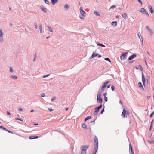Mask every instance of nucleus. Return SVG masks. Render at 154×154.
<instances>
[{
  "instance_id": "c756f323",
  "label": "nucleus",
  "mask_w": 154,
  "mask_h": 154,
  "mask_svg": "<svg viewBox=\"0 0 154 154\" xmlns=\"http://www.w3.org/2000/svg\"><path fill=\"white\" fill-rule=\"evenodd\" d=\"M47 27L48 28V29H49V31L50 32H52L53 31V29H52L49 26H47Z\"/></svg>"
},
{
  "instance_id": "69168bd1",
  "label": "nucleus",
  "mask_w": 154,
  "mask_h": 154,
  "mask_svg": "<svg viewBox=\"0 0 154 154\" xmlns=\"http://www.w3.org/2000/svg\"><path fill=\"white\" fill-rule=\"evenodd\" d=\"M130 154H134L133 152H130Z\"/></svg>"
},
{
  "instance_id": "7ed1b4c3",
  "label": "nucleus",
  "mask_w": 154,
  "mask_h": 154,
  "mask_svg": "<svg viewBox=\"0 0 154 154\" xmlns=\"http://www.w3.org/2000/svg\"><path fill=\"white\" fill-rule=\"evenodd\" d=\"M97 101L100 103L103 101V99L101 98V94L100 93H99L97 94Z\"/></svg>"
},
{
  "instance_id": "6e6552de",
  "label": "nucleus",
  "mask_w": 154,
  "mask_h": 154,
  "mask_svg": "<svg viewBox=\"0 0 154 154\" xmlns=\"http://www.w3.org/2000/svg\"><path fill=\"white\" fill-rule=\"evenodd\" d=\"M94 147H98V138L96 136L94 137Z\"/></svg>"
},
{
  "instance_id": "79ce46f5",
  "label": "nucleus",
  "mask_w": 154,
  "mask_h": 154,
  "mask_svg": "<svg viewBox=\"0 0 154 154\" xmlns=\"http://www.w3.org/2000/svg\"><path fill=\"white\" fill-rule=\"evenodd\" d=\"M41 96L42 97H44L45 96V94L44 93H42L41 94Z\"/></svg>"
},
{
  "instance_id": "e2e57ef3",
  "label": "nucleus",
  "mask_w": 154,
  "mask_h": 154,
  "mask_svg": "<svg viewBox=\"0 0 154 154\" xmlns=\"http://www.w3.org/2000/svg\"><path fill=\"white\" fill-rule=\"evenodd\" d=\"M152 125H151L150 126V128H149V130H150L151 129V128H152Z\"/></svg>"
},
{
  "instance_id": "9b49d317",
  "label": "nucleus",
  "mask_w": 154,
  "mask_h": 154,
  "mask_svg": "<svg viewBox=\"0 0 154 154\" xmlns=\"http://www.w3.org/2000/svg\"><path fill=\"white\" fill-rule=\"evenodd\" d=\"M136 57V55L135 54H134L132 55L130 57H129L128 58V60H131L133 59L135 57Z\"/></svg>"
},
{
  "instance_id": "58836bf2",
  "label": "nucleus",
  "mask_w": 154,
  "mask_h": 154,
  "mask_svg": "<svg viewBox=\"0 0 154 154\" xmlns=\"http://www.w3.org/2000/svg\"><path fill=\"white\" fill-rule=\"evenodd\" d=\"M105 60L106 61H108L109 62H110V60L109 58H105Z\"/></svg>"
},
{
  "instance_id": "5701e85b",
  "label": "nucleus",
  "mask_w": 154,
  "mask_h": 154,
  "mask_svg": "<svg viewBox=\"0 0 154 154\" xmlns=\"http://www.w3.org/2000/svg\"><path fill=\"white\" fill-rule=\"evenodd\" d=\"M129 151L130 152H133V149L132 148V146L131 145V143L129 144Z\"/></svg>"
},
{
  "instance_id": "6e6d98bb",
  "label": "nucleus",
  "mask_w": 154,
  "mask_h": 154,
  "mask_svg": "<svg viewBox=\"0 0 154 154\" xmlns=\"http://www.w3.org/2000/svg\"><path fill=\"white\" fill-rule=\"evenodd\" d=\"M19 111H22L23 110V109L21 108H19L18 109Z\"/></svg>"
},
{
  "instance_id": "3c124183",
  "label": "nucleus",
  "mask_w": 154,
  "mask_h": 154,
  "mask_svg": "<svg viewBox=\"0 0 154 154\" xmlns=\"http://www.w3.org/2000/svg\"><path fill=\"white\" fill-rule=\"evenodd\" d=\"M149 77L148 76H146V80H147V81H148V80H149Z\"/></svg>"
},
{
  "instance_id": "7c9ffc66",
  "label": "nucleus",
  "mask_w": 154,
  "mask_h": 154,
  "mask_svg": "<svg viewBox=\"0 0 154 154\" xmlns=\"http://www.w3.org/2000/svg\"><path fill=\"white\" fill-rule=\"evenodd\" d=\"M9 69H10V72H11V73H12L14 72V71H13L12 68L11 67H10L9 68Z\"/></svg>"
},
{
  "instance_id": "bb28decb",
  "label": "nucleus",
  "mask_w": 154,
  "mask_h": 154,
  "mask_svg": "<svg viewBox=\"0 0 154 154\" xmlns=\"http://www.w3.org/2000/svg\"><path fill=\"white\" fill-rule=\"evenodd\" d=\"M91 117L90 116H88L85 118L84 120L85 121H86L88 120L91 119Z\"/></svg>"
},
{
  "instance_id": "2f4dec72",
  "label": "nucleus",
  "mask_w": 154,
  "mask_h": 154,
  "mask_svg": "<svg viewBox=\"0 0 154 154\" xmlns=\"http://www.w3.org/2000/svg\"><path fill=\"white\" fill-rule=\"evenodd\" d=\"M105 87H106L103 85L102 86L101 89V90L102 91V92L104 90L105 88Z\"/></svg>"
},
{
  "instance_id": "ddd939ff",
  "label": "nucleus",
  "mask_w": 154,
  "mask_h": 154,
  "mask_svg": "<svg viewBox=\"0 0 154 154\" xmlns=\"http://www.w3.org/2000/svg\"><path fill=\"white\" fill-rule=\"evenodd\" d=\"M122 16L124 19H126L128 18V16L126 13H124L122 14Z\"/></svg>"
},
{
  "instance_id": "a211bd4d",
  "label": "nucleus",
  "mask_w": 154,
  "mask_h": 154,
  "mask_svg": "<svg viewBox=\"0 0 154 154\" xmlns=\"http://www.w3.org/2000/svg\"><path fill=\"white\" fill-rule=\"evenodd\" d=\"M39 29L40 31V33H42V26L41 24H40L39 25Z\"/></svg>"
},
{
  "instance_id": "423d86ee",
  "label": "nucleus",
  "mask_w": 154,
  "mask_h": 154,
  "mask_svg": "<svg viewBox=\"0 0 154 154\" xmlns=\"http://www.w3.org/2000/svg\"><path fill=\"white\" fill-rule=\"evenodd\" d=\"M3 33L2 29L0 30V42L1 43H3L4 42V40L3 36Z\"/></svg>"
},
{
  "instance_id": "b1692460",
  "label": "nucleus",
  "mask_w": 154,
  "mask_h": 154,
  "mask_svg": "<svg viewBox=\"0 0 154 154\" xmlns=\"http://www.w3.org/2000/svg\"><path fill=\"white\" fill-rule=\"evenodd\" d=\"M94 14L95 15L97 16H100V14L97 11H94Z\"/></svg>"
},
{
  "instance_id": "20e7f679",
  "label": "nucleus",
  "mask_w": 154,
  "mask_h": 154,
  "mask_svg": "<svg viewBox=\"0 0 154 154\" xmlns=\"http://www.w3.org/2000/svg\"><path fill=\"white\" fill-rule=\"evenodd\" d=\"M127 52L122 53V55L120 56V59L121 60H125L126 58L127 55Z\"/></svg>"
},
{
  "instance_id": "1a4fd4ad",
  "label": "nucleus",
  "mask_w": 154,
  "mask_h": 154,
  "mask_svg": "<svg viewBox=\"0 0 154 154\" xmlns=\"http://www.w3.org/2000/svg\"><path fill=\"white\" fill-rule=\"evenodd\" d=\"M137 35L139 38L140 39V41L142 42V44L143 43V39L141 36V35L140 32H138V33Z\"/></svg>"
},
{
  "instance_id": "473e14b6",
  "label": "nucleus",
  "mask_w": 154,
  "mask_h": 154,
  "mask_svg": "<svg viewBox=\"0 0 154 154\" xmlns=\"http://www.w3.org/2000/svg\"><path fill=\"white\" fill-rule=\"evenodd\" d=\"M34 26L36 29L38 28V25L36 23H35L34 24Z\"/></svg>"
},
{
  "instance_id": "4468645a",
  "label": "nucleus",
  "mask_w": 154,
  "mask_h": 154,
  "mask_svg": "<svg viewBox=\"0 0 154 154\" xmlns=\"http://www.w3.org/2000/svg\"><path fill=\"white\" fill-rule=\"evenodd\" d=\"M10 78L16 80L17 79L18 77L14 75H12L10 76Z\"/></svg>"
},
{
  "instance_id": "864d4df0",
  "label": "nucleus",
  "mask_w": 154,
  "mask_h": 154,
  "mask_svg": "<svg viewBox=\"0 0 154 154\" xmlns=\"http://www.w3.org/2000/svg\"><path fill=\"white\" fill-rule=\"evenodd\" d=\"M6 131H8L9 133H13L10 130H6Z\"/></svg>"
},
{
  "instance_id": "cd10ccee",
  "label": "nucleus",
  "mask_w": 154,
  "mask_h": 154,
  "mask_svg": "<svg viewBox=\"0 0 154 154\" xmlns=\"http://www.w3.org/2000/svg\"><path fill=\"white\" fill-rule=\"evenodd\" d=\"M82 127L83 128L85 129H87V126L85 124V123H84V124H82Z\"/></svg>"
},
{
  "instance_id": "6ab92c4d",
  "label": "nucleus",
  "mask_w": 154,
  "mask_h": 154,
  "mask_svg": "<svg viewBox=\"0 0 154 154\" xmlns=\"http://www.w3.org/2000/svg\"><path fill=\"white\" fill-rule=\"evenodd\" d=\"M117 22L116 21L112 22L111 23L112 25L113 26H116L117 25Z\"/></svg>"
},
{
  "instance_id": "774afa93",
  "label": "nucleus",
  "mask_w": 154,
  "mask_h": 154,
  "mask_svg": "<svg viewBox=\"0 0 154 154\" xmlns=\"http://www.w3.org/2000/svg\"><path fill=\"white\" fill-rule=\"evenodd\" d=\"M130 154H134L133 152H130Z\"/></svg>"
},
{
  "instance_id": "c85d7f7f",
  "label": "nucleus",
  "mask_w": 154,
  "mask_h": 154,
  "mask_svg": "<svg viewBox=\"0 0 154 154\" xmlns=\"http://www.w3.org/2000/svg\"><path fill=\"white\" fill-rule=\"evenodd\" d=\"M138 85H139V87L140 88H143V85L140 82H139L138 83Z\"/></svg>"
},
{
  "instance_id": "4d7b16f0",
  "label": "nucleus",
  "mask_w": 154,
  "mask_h": 154,
  "mask_svg": "<svg viewBox=\"0 0 154 154\" xmlns=\"http://www.w3.org/2000/svg\"><path fill=\"white\" fill-rule=\"evenodd\" d=\"M104 112V109H103L102 110H101V114H103V112Z\"/></svg>"
},
{
  "instance_id": "a878e982",
  "label": "nucleus",
  "mask_w": 154,
  "mask_h": 154,
  "mask_svg": "<svg viewBox=\"0 0 154 154\" xmlns=\"http://www.w3.org/2000/svg\"><path fill=\"white\" fill-rule=\"evenodd\" d=\"M96 42V43H97V45L98 46H101V47H105V46L103 44H101L100 43H97V42Z\"/></svg>"
},
{
  "instance_id": "aec40b11",
  "label": "nucleus",
  "mask_w": 154,
  "mask_h": 154,
  "mask_svg": "<svg viewBox=\"0 0 154 154\" xmlns=\"http://www.w3.org/2000/svg\"><path fill=\"white\" fill-rule=\"evenodd\" d=\"M58 2L57 0H51V2L52 5H54L55 4Z\"/></svg>"
},
{
  "instance_id": "f03ea898",
  "label": "nucleus",
  "mask_w": 154,
  "mask_h": 154,
  "mask_svg": "<svg viewBox=\"0 0 154 154\" xmlns=\"http://www.w3.org/2000/svg\"><path fill=\"white\" fill-rule=\"evenodd\" d=\"M79 10L81 14V15L79 17L81 19H83L84 17L86 16V12L83 10V8L82 7H80Z\"/></svg>"
},
{
  "instance_id": "ea45409f",
  "label": "nucleus",
  "mask_w": 154,
  "mask_h": 154,
  "mask_svg": "<svg viewBox=\"0 0 154 154\" xmlns=\"http://www.w3.org/2000/svg\"><path fill=\"white\" fill-rule=\"evenodd\" d=\"M44 1L45 2V3L47 4H49V1L47 0H44Z\"/></svg>"
},
{
  "instance_id": "393cba45",
  "label": "nucleus",
  "mask_w": 154,
  "mask_h": 154,
  "mask_svg": "<svg viewBox=\"0 0 154 154\" xmlns=\"http://www.w3.org/2000/svg\"><path fill=\"white\" fill-rule=\"evenodd\" d=\"M98 55V54H97L93 53L92 54V56H91L92 58H93L94 57H95L96 56H97Z\"/></svg>"
},
{
  "instance_id": "f3484780",
  "label": "nucleus",
  "mask_w": 154,
  "mask_h": 154,
  "mask_svg": "<svg viewBox=\"0 0 154 154\" xmlns=\"http://www.w3.org/2000/svg\"><path fill=\"white\" fill-rule=\"evenodd\" d=\"M149 9V11L152 14L153 13V11L152 9V6L150 5H149L148 7Z\"/></svg>"
},
{
  "instance_id": "412c9836",
  "label": "nucleus",
  "mask_w": 154,
  "mask_h": 154,
  "mask_svg": "<svg viewBox=\"0 0 154 154\" xmlns=\"http://www.w3.org/2000/svg\"><path fill=\"white\" fill-rule=\"evenodd\" d=\"M102 107V105L101 104L98 107H96L95 108V110H96L98 111H99V110Z\"/></svg>"
},
{
  "instance_id": "39448f33",
  "label": "nucleus",
  "mask_w": 154,
  "mask_h": 154,
  "mask_svg": "<svg viewBox=\"0 0 154 154\" xmlns=\"http://www.w3.org/2000/svg\"><path fill=\"white\" fill-rule=\"evenodd\" d=\"M129 113V111H126L125 109H123V111L122 114V116L123 117H126V116L125 115H128Z\"/></svg>"
},
{
  "instance_id": "de8ad7c7",
  "label": "nucleus",
  "mask_w": 154,
  "mask_h": 154,
  "mask_svg": "<svg viewBox=\"0 0 154 154\" xmlns=\"http://www.w3.org/2000/svg\"><path fill=\"white\" fill-rule=\"evenodd\" d=\"M29 139H33L34 138V136H30L29 137Z\"/></svg>"
},
{
  "instance_id": "f8f14e48",
  "label": "nucleus",
  "mask_w": 154,
  "mask_h": 154,
  "mask_svg": "<svg viewBox=\"0 0 154 154\" xmlns=\"http://www.w3.org/2000/svg\"><path fill=\"white\" fill-rule=\"evenodd\" d=\"M70 5L67 4H66L64 6V10L66 11H67L68 9L69 8Z\"/></svg>"
},
{
  "instance_id": "5fc2aeb1",
  "label": "nucleus",
  "mask_w": 154,
  "mask_h": 154,
  "mask_svg": "<svg viewBox=\"0 0 154 154\" xmlns=\"http://www.w3.org/2000/svg\"><path fill=\"white\" fill-rule=\"evenodd\" d=\"M154 122V119H153L152 121L151 122V125H152L153 123V122Z\"/></svg>"
},
{
  "instance_id": "2eb2a0df",
  "label": "nucleus",
  "mask_w": 154,
  "mask_h": 154,
  "mask_svg": "<svg viewBox=\"0 0 154 154\" xmlns=\"http://www.w3.org/2000/svg\"><path fill=\"white\" fill-rule=\"evenodd\" d=\"M98 147H94V149L93 151L92 154H96V152L98 149Z\"/></svg>"
},
{
  "instance_id": "338daca9",
  "label": "nucleus",
  "mask_w": 154,
  "mask_h": 154,
  "mask_svg": "<svg viewBox=\"0 0 154 154\" xmlns=\"http://www.w3.org/2000/svg\"><path fill=\"white\" fill-rule=\"evenodd\" d=\"M130 154H134L133 152H130Z\"/></svg>"
},
{
  "instance_id": "4be33fe9",
  "label": "nucleus",
  "mask_w": 154,
  "mask_h": 154,
  "mask_svg": "<svg viewBox=\"0 0 154 154\" xmlns=\"http://www.w3.org/2000/svg\"><path fill=\"white\" fill-rule=\"evenodd\" d=\"M145 11H146L145 9L143 8H142L139 11L143 13H144Z\"/></svg>"
},
{
  "instance_id": "f704fd0d",
  "label": "nucleus",
  "mask_w": 154,
  "mask_h": 154,
  "mask_svg": "<svg viewBox=\"0 0 154 154\" xmlns=\"http://www.w3.org/2000/svg\"><path fill=\"white\" fill-rule=\"evenodd\" d=\"M116 8V6L115 5H113L112 6H111L110 7V9H112L115 8Z\"/></svg>"
},
{
  "instance_id": "37998d69",
  "label": "nucleus",
  "mask_w": 154,
  "mask_h": 154,
  "mask_svg": "<svg viewBox=\"0 0 154 154\" xmlns=\"http://www.w3.org/2000/svg\"><path fill=\"white\" fill-rule=\"evenodd\" d=\"M111 89L112 91H114L115 89L114 86L113 85H112L111 87Z\"/></svg>"
},
{
  "instance_id": "052dcab7",
  "label": "nucleus",
  "mask_w": 154,
  "mask_h": 154,
  "mask_svg": "<svg viewBox=\"0 0 154 154\" xmlns=\"http://www.w3.org/2000/svg\"><path fill=\"white\" fill-rule=\"evenodd\" d=\"M147 53L148 54V55L149 56H151L150 54L148 52H147Z\"/></svg>"
},
{
  "instance_id": "0e129e2a",
  "label": "nucleus",
  "mask_w": 154,
  "mask_h": 154,
  "mask_svg": "<svg viewBox=\"0 0 154 154\" xmlns=\"http://www.w3.org/2000/svg\"><path fill=\"white\" fill-rule=\"evenodd\" d=\"M140 70H141V71H142V70H143V68H142V67H141V66H140Z\"/></svg>"
},
{
  "instance_id": "0eeeda50",
  "label": "nucleus",
  "mask_w": 154,
  "mask_h": 154,
  "mask_svg": "<svg viewBox=\"0 0 154 154\" xmlns=\"http://www.w3.org/2000/svg\"><path fill=\"white\" fill-rule=\"evenodd\" d=\"M146 29L149 32V34L150 36H152L153 34V30L151 29L149 26H146Z\"/></svg>"
},
{
  "instance_id": "a19ab883",
  "label": "nucleus",
  "mask_w": 154,
  "mask_h": 154,
  "mask_svg": "<svg viewBox=\"0 0 154 154\" xmlns=\"http://www.w3.org/2000/svg\"><path fill=\"white\" fill-rule=\"evenodd\" d=\"M56 97H54L51 99V101H53L55 100L56 99Z\"/></svg>"
},
{
  "instance_id": "49530a36",
  "label": "nucleus",
  "mask_w": 154,
  "mask_h": 154,
  "mask_svg": "<svg viewBox=\"0 0 154 154\" xmlns=\"http://www.w3.org/2000/svg\"><path fill=\"white\" fill-rule=\"evenodd\" d=\"M49 75V74H48V75H44V76H43V78H45V77H48Z\"/></svg>"
},
{
  "instance_id": "13d9d810",
  "label": "nucleus",
  "mask_w": 154,
  "mask_h": 154,
  "mask_svg": "<svg viewBox=\"0 0 154 154\" xmlns=\"http://www.w3.org/2000/svg\"><path fill=\"white\" fill-rule=\"evenodd\" d=\"M38 137L37 136H35L34 137V139H36V138H38Z\"/></svg>"
},
{
  "instance_id": "603ef678",
  "label": "nucleus",
  "mask_w": 154,
  "mask_h": 154,
  "mask_svg": "<svg viewBox=\"0 0 154 154\" xmlns=\"http://www.w3.org/2000/svg\"><path fill=\"white\" fill-rule=\"evenodd\" d=\"M48 110L50 111L51 112L53 110V109H52L51 108H48Z\"/></svg>"
},
{
  "instance_id": "a18cd8bd",
  "label": "nucleus",
  "mask_w": 154,
  "mask_h": 154,
  "mask_svg": "<svg viewBox=\"0 0 154 154\" xmlns=\"http://www.w3.org/2000/svg\"><path fill=\"white\" fill-rule=\"evenodd\" d=\"M154 114V111L152 112V113H151L150 115V117H152V116L153 115V114Z\"/></svg>"
},
{
  "instance_id": "dca6fc26",
  "label": "nucleus",
  "mask_w": 154,
  "mask_h": 154,
  "mask_svg": "<svg viewBox=\"0 0 154 154\" xmlns=\"http://www.w3.org/2000/svg\"><path fill=\"white\" fill-rule=\"evenodd\" d=\"M40 8L44 12H46L47 11V10L46 8H45L43 6H40Z\"/></svg>"
},
{
  "instance_id": "c9c22d12",
  "label": "nucleus",
  "mask_w": 154,
  "mask_h": 154,
  "mask_svg": "<svg viewBox=\"0 0 154 154\" xmlns=\"http://www.w3.org/2000/svg\"><path fill=\"white\" fill-rule=\"evenodd\" d=\"M15 119L16 120H20L21 121H23V119L22 118H15Z\"/></svg>"
},
{
  "instance_id": "680f3d73",
  "label": "nucleus",
  "mask_w": 154,
  "mask_h": 154,
  "mask_svg": "<svg viewBox=\"0 0 154 154\" xmlns=\"http://www.w3.org/2000/svg\"><path fill=\"white\" fill-rule=\"evenodd\" d=\"M7 114L8 115H10V113L9 112L7 111Z\"/></svg>"
},
{
  "instance_id": "4c0bfd02",
  "label": "nucleus",
  "mask_w": 154,
  "mask_h": 154,
  "mask_svg": "<svg viewBox=\"0 0 154 154\" xmlns=\"http://www.w3.org/2000/svg\"><path fill=\"white\" fill-rule=\"evenodd\" d=\"M148 143L150 144H153L154 143V140H152L151 141H148Z\"/></svg>"
},
{
  "instance_id": "bf43d9fd",
  "label": "nucleus",
  "mask_w": 154,
  "mask_h": 154,
  "mask_svg": "<svg viewBox=\"0 0 154 154\" xmlns=\"http://www.w3.org/2000/svg\"><path fill=\"white\" fill-rule=\"evenodd\" d=\"M107 95V94L106 93H105L103 94L104 96H105V97H106V96Z\"/></svg>"
},
{
  "instance_id": "72a5a7b5",
  "label": "nucleus",
  "mask_w": 154,
  "mask_h": 154,
  "mask_svg": "<svg viewBox=\"0 0 154 154\" xmlns=\"http://www.w3.org/2000/svg\"><path fill=\"white\" fill-rule=\"evenodd\" d=\"M109 81H106V82H105L104 83L103 85H104L106 87V86L107 85V83H109Z\"/></svg>"
},
{
  "instance_id": "9d476101",
  "label": "nucleus",
  "mask_w": 154,
  "mask_h": 154,
  "mask_svg": "<svg viewBox=\"0 0 154 154\" xmlns=\"http://www.w3.org/2000/svg\"><path fill=\"white\" fill-rule=\"evenodd\" d=\"M142 81L143 82V84L144 85H145V78L144 76V75L143 72L142 73Z\"/></svg>"
},
{
  "instance_id": "e433bc0d",
  "label": "nucleus",
  "mask_w": 154,
  "mask_h": 154,
  "mask_svg": "<svg viewBox=\"0 0 154 154\" xmlns=\"http://www.w3.org/2000/svg\"><path fill=\"white\" fill-rule=\"evenodd\" d=\"M98 112V111H97L95 110L94 113V115H97V114Z\"/></svg>"
},
{
  "instance_id": "c03bdc74",
  "label": "nucleus",
  "mask_w": 154,
  "mask_h": 154,
  "mask_svg": "<svg viewBox=\"0 0 154 154\" xmlns=\"http://www.w3.org/2000/svg\"><path fill=\"white\" fill-rule=\"evenodd\" d=\"M143 13H144L147 16H149V14L146 11H145Z\"/></svg>"
},
{
  "instance_id": "f257e3e1",
  "label": "nucleus",
  "mask_w": 154,
  "mask_h": 154,
  "mask_svg": "<svg viewBox=\"0 0 154 154\" xmlns=\"http://www.w3.org/2000/svg\"><path fill=\"white\" fill-rule=\"evenodd\" d=\"M89 147V145H84L82 146L80 149L81 150V154H86V151Z\"/></svg>"
},
{
  "instance_id": "09e8293b",
  "label": "nucleus",
  "mask_w": 154,
  "mask_h": 154,
  "mask_svg": "<svg viewBox=\"0 0 154 154\" xmlns=\"http://www.w3.org/2000/svg\"><path fill=\"white\" fill-rule=\"evenodd\" d=\"M138 2L141 5H142V2L141 0H138Z\"/></svg>"
},
{
  "instance_id": "8fccbe9b",
  "label": "nucleus",
  "mask_w": 154,
  "mask_h": 154,
  "mask_svg": "<svg viewBox=\"0 0 154 154\" xmlns=\"http://www.w3.org/2000/svg\"><path fill=\"white\" fill-rule=\"evenodd\" d=\"M104 100L106 102H107V98L106 97H104Z\"/></svg>"
}]
</instances>
